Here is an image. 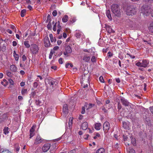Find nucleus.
<instances>
[{
	"label": "nucleus",
	"instance_id": "f257e3e1",
	"mask_svg": "<svg viewBox=\"0 0 153 153\" xmlns=\"http://www.w3.org/2000/svg\"><path fill=\"white\" fill-rule=\"evenodd\" d=\"M111 9L112 13L116 16H119L121 15V9L118 4H113L111 6Z\"/></svg>",
	"mask_w": 153,
	"mask_h": 153
},
{
	"label": "nucleus",
	"instance_id": "f03ea898",
	"mask_svg": "<svg viewBox=\"0 0 153 153\" xmlns=\"http://www.w3.org/2000/svg\"><path fill=\"white\" fill-rule=\"evenodd\" d=\"M137 8L135 6L130 5L127 7L126 14L128 16H132L136 14Z\"/></svg>",
	"mask_w": 153,
	"mask_h": 153
},
{
	"label": "nucleus",
	"instance_id": "7ed1b4c3",
	"mask_svg": "<svg viewBox=\"0 0 153 153\" xmlns=\"http://www.w3.org/2000/svg\"><path fill=\"white\" fill-rule=\"evenodd\" d=\"M89 77V75L88 74H86V75L84 74L82 75V78L81 80V83L82 85L83 86L84 88L88 86V83L89 82L88 81Z\"/></svg>",
	"mask_w": 153,
	"mask_h": 153
},
{
	"label": "nucleus",
	"instance_id": "20e7f679",
	"mask_svg": "<svg viewBox=\"0 0 153 153\" xmlns=\"http://www.w3.org/2000/svg\"><path fill=\"white\" fill-rule=\"evenodd\" d=\"M149 63V61L146 59H143L142 62H138L135 64V65L138 67L146 68L147 67Z\"/></svg>",
	"mask_w": 153,
	"mask_h": 153
},
{
	"label": "nucleus",
	"instance_id": "39448f33",
	"mask_svg": "<svg viewBox=\"0 0 153 153\" xmlns=\"http://www.w3.org/2000/svg\"><path fill=\"white\" fill-rule=\"evenodd\" d=\"M39 48L37 45L33 44L31 45L30 48V51L32 53L35 54L37 53L39 50Z\"/></svg>",
	"mask_w": 153,
	"mask_h": 153
},
{
	"label": "nucleus",
	"instance_id": "423d86ee",
	"mask_svg": "<svg viewBox=\"0 0 153 153\" xmlns=\"http://www.w3.org/2000/svg\"><path fill=\"white\" fill-rule=\"evenodd\" d=\"M72 51L71 47L69 45H67L65 46V51L63 52V54L65 56H68V54L71 53Z\"/></svg>",
	"mask_w": 153,
	"mask_h": 153
},
{
	"label": "nucleus",
	"instance_id": "0eeeda50",
	"mask_svg": "<svg viewBox=\"0 0 153 153\" xmlns=\"http://www.w3.org/2000/svg\"><path fill=\"white\" fill-rule=\"evenodd\" d=\"M120 100L122 104L125 106H130V103L124 98L121 97Z\"/></svg>",
	"mask_w": 153,
	"mask_h": 153
},
{
	"label": "nucleus",
	"instance_id": "6e6552de",
	"mask_svg": "<svg viewBox=\"0 0 153 153\" xmlns=\"http://www.w3.org/2000/svg\"><path fill=\"white\" fill-rule=\"evenodd\" d=\"M46 82H45L46 85L48 84L50 86H51L52 88L55 86V82L52 79H47Z\"/></svg>",
	"mask_w": 153,
	"mask_h": 153
},
{
	"label": "nucleus",
	"instance_id": "1a4fd4ad",
	"mask_svg": "<svg viewBox=\"0 0 153 153\" xmlns=\"http://www.w3.org/2000/svg\"><path fill=\"white\" fill-rule=\"evenodd\" d=\"M44 43L45 46L46 47H48L50 46V42L48 36H46L45 37L44 40Z\"/></svg>",
	"mask_w": 153,
	"mask_h": 153
},
{
	"label": "nucleus",
	"instance_id": "9d476101",
	"mask_svg": "<svg viewBox=\"0 0 153 153\" xmlns=\"http://www.w3.org/2000/svg\"><path fill=\"white\" fill-rule=\"evenodd\" d=\"M43 139L39 135H38L35 140L34 144L37 145L41 143L43 141Z\"/></svg>",
	"mask_w": 153,
	"mask_h": 153
},
{
	"label": "nucleus",
	"instance_id": "9b49d317",
	"mask_svg": "<svg viewBox=\"0 0 153 153\" xmlns=\"http://www.w3.org/2000/svg\"><path fill=\"white\" fill-rule=\"evenodd\" d=\"M51 145L50 143L45 144L42 148V150L44 152H46L50 149Z\"/></svg>",
	"mask_w": 153,
	"mask_h": 153
},
{
	"label": "nucleus",
	"instance_id": "f8f14e48",
	"mask_svg": "<svg viewBox=\"0 0 153 153\" xmlns=\"http://www.w3.org/2000/svg\"><path fill=\"white\" fill-rule=\"evenodd\" d=\"M103 137L102 133L101 134L96 133V142L99 143L101 142L102 140Z\"/></svg>",
	"mask_w": 153,
	"mask_h": 153
},
{
	"label": "nucleus",
	"instance_id": "ddd939ff",
	"mask_svg": "<svg viewBox=\"0 0 153 153\" xmlns=\"http://www.w3.org/2000/svg\"><path fill=\"white\" fill-rule=\"evenodd\" d=\"M110 124L108 122H105L103 125V130L105 132L108 131L109 128Z\"/></svg>",
	"mask_w": 153,
	"mask_h": 153
},
{
	"label": "nucleus",
	"instance_id": "4468645a",
	"mask_svg": "<svg viewBox=\"0 0 153 153\" xmlns=\"http://www.w3.org/2000/svg\"><path fill=\"white\" fill-rule=\"evenodd\" d=\"M134 23L133 22L129 20H127L126 21V27L132 28L133 27Z\"/></svg>",
	"mask_w": 153,
	"mask_h": 153
},
{
	"label": "nucleus",
	"instance_id": "2eb2a0df",
	"mask_svg": "<svg viewBox=\"0 0 153 153\" xmlns=\"http://www.w3.org/2000/svg\"><path fill=\"white\" fill-rule=\"evenodd\" d=\"M36 126H33L30 130V138H31L34 135V131Z\"/></svg>",
	"mask_w": 153,
	"mask_h": 153
},
{
	"label": "nucleus",
	"instance_id": "dca6fc26",
	"mask_svg": "<svg viewBox=\"0 0 153 153\" xmlns=\"http://www.w3.org/2000/svg\"><path fill=\"white\" fill-rule=\"evenodd\" d=\"M106 29L108 33H114V31L112 30L111 26L108 25H106Z\"/></svg>",
	"mask_w": 153,
	"mask_h": 153
},
{
	"label": "nucleus",
	"instance_id": "f3484780",
	"mask_svg": "<svg viewBox=\"0 0 153 153\" xmlns=\"http://www.w3.org/2000/svg\"><path fill=\"white\" fill-rule=\"evenodd\" d=\"M94 104H92V103H90L89 104H88L87 103H86L85 104V107H86L87 110L91 108L94 107Z\"/></svg>",
	"mask_w": 153,
	"mask_h": 153
},
{
	"label": "nucleus",
	"instance_id": "a211bd4d",
	"mask_svg": "<svg viewBox=\"0 0 153 153\" xmlns=\"http://www.w3.org/2000/svg\"><path fill=\"white\" fill-rule=\"evenodd\" d=\"M149 32L151 35L153 34V22L151 23L149 27Z\"/></svg>",
	"mask_w": 153,
	"mask_h": 153
},
{
	"label": "nucleus",
	"instance_id": "6ab92c4d",
	"mask_svg": "<svg viewBox=\"0 0 153 153\" xmlns=\"http://www.w3.org/2000/svg\"><path fill=\"white\" fill-rule=\"evenodd\" d=\"M88 127V123L86 122H84L82 124V128L83 130H86L87 129Z\"/></svg>",
	"mask_w": 153,
	"mask_h": 153
},
{
	"label": "nucleus",
	"instance_id": "aec40b11",
	"mask_svg": "<svg viewBox=\"0 0 153 153\" xmlns=\"http://www.w3.org/2000/svg\"><path fill=\"white\" fill-rule=\"evenodd\" d=\"M63 111L65 114H66L68 113V105L66 104H65L63 105Z\"/></svg>",
	"mask_w": 153,
	"mask_h": 153
},
{
	"label": "nucleus",
	"instance_id": "412c9836",
	"mask_svg": "<svg viewBox=\"0 0 153 153\" xmlns=\"http://www.w3.org/2000/svg\"><path fill=\"white\" fill-rule=\"evenodd\" d=\"M83 35V33L79 31H76L75 36L77 38H79Z\"/></svg>",
	"mask_w": 153,
	"mask_h": 153
},
{
	"label": "nucleus",
	"instance_id": "4be33fe9",
	"mask_svg": "<svg viewBox=\"0 0 153 153\" xmlns=\"http://www.w3.org/2000/svg\"><path fill=\"white\" fill-rule=\"evenodd\" d=\"M1 153H12L8 149H0Z\"/></svg>",
	"mask_w": 153,
	"mask_h": 153
},
{
	"label": "nucleus",
	"instance_id": "5701e85b",
	"mask_svg": "<svg viewBox=\"0 0 153 153\" xmlns=\"http://www.w3.org/2000/svg\"><path fill=\"white\" fill-rule=\"evenodd\" d=\"M90 56H88L87 55H85L84 56L83 58V60L86 62H88L90 61Z\"/></svg>",
	"mask_w": 153,
	"mask_h": 153
},
{
	"label": "nucleus",
	"instance_id": "b1692460",
	"mask_svg": "<svg viewBox=\"0 0 153 153\" xmlns=\"http://www.w3.org/2000/svg\"><path fill=\"white\" fill-rule=\"evenodd\" d=\"M98 45L100 47H103L104 46V41L102 39H100L98 43Z\"/></svg>",
	"mask_w": 153,
	"mask_h": 153
},
{
	"label": "nucleus",
	"instance_id": "393cba45",
	"mask_svg": "<svg viewBox=\"0 0 153 153\" xmlns=\"http://www.w3.org/2000/svg\"><path fill=\"white\" fill-rule=\"evenodd\" d=\"M106 14L107 17L110 20L112 19V17L110 13V12L109 10L106 11Z\"/></svg>",
	"mask_w": 153,
	"mask_h": 153
},
{
	"label": "nucleus",
	"instance_id": "a878e982",
	"mask_svg": "<svg viewBox=\"0 0 153 153\" xmlns=\"http://www.w3.org/2000/svg\"><path fill=\"white\" fill-rule=\"evenodd\" d=\"M68 17L67 15H65L63 16L62 19V21L63 22H66L68 21Z\"/></svg>",
	"mask_w": 153,
	"mask_h": 153
},
{
	"label": "nucleus",
	"instance_id": "bb28decb",
	"mask_svg": "<svg viewBox=\"0 0 153 153\" xmlns=\"http://www.w3.org/2000/svg\"><path fill=\"white\" fill-rule=\"evenodd\" d=\"M10 70L13 72H15L16 71V68L14 65H12L10 67Z\"/></svg>",
	"mask_w": 153,
	"mask_h": 153
},
{
	"label": "nucleus",
	"instance_id": "cd10ccee",
	"mask_svg": "<svg viewBox=\"0 0 153 153\" xmlns=\"http://www.w3.org/2000/svg\"><path fill=\"white\" fill-rule=\"evenodd\" d=\"M96 153H105V149L103 148H100L96 151Z\"/></svg>",
	"mask_w": 153,
	"mask_h": 153
},
{
	"label": "nucleus",
	"instance_id": "c85d7f7f",
	"mask_svg": "<svg viewBox=\"0 0 153 153\" xmlns=\"http://www.w3.org/2000/svg\"><path fill=\"white\" fill-rule=\"evenodd\" d=\"M36 76L37 77V78L36 79L35 81L38 82H39L40 80L41 81L43 79L42 77L41 76L37 75Z\"/></svg>",
	"mask_w": 153,
	"mask_h": 153
},
{
	"label": "nucleus",
	"instance_id": "c756f323",
	"mask_svg": "<svg viewBox=\"0 0 153 153\" xmlns=\"http://www.w3.org/2000/svg\"><path fill=\"white\" fill-rule=\"evenodd\" d=\"M126 149L128 152V153H135V150L132 148H128L127 147Z\"/></svg>",
	"mask_w": 153,
	"mask_h": 153
},
{
	"label": "nucleus",
	"instance_id": "7c9ffc66",
	"mask_svg": "<svg viewBox=\"0 0 153 153\" xmlns=\"http://www.w3.org/2000/svg\"><path fill=\"white\" fill-rule=\"evenodd\" d=\"M50 40L51 42H55L56 40L55 38H53V35L52 34H50L49 35Z\"/></svg>",
	"mask_w": 153,
	"mask_h": 153
},
{
	"label": "nucleus",
	"instance_id": "2f4dec72",
	"mask_svg": "<svg viewBox=\"0 0 153 153\" xmlns=\"http://www.w3.org/2000/svg\"><path fill=\"white\" fill-rule=\"evenodd\" d=\"M73 123V118L72 117H70L68 123L69 126L70 128H71L72 126Z\"/></svg>",
	"mask_w": 153,
	"mask_h": 153
},
{
	"label": "nucleus",
	"instance_id": "473e14b6",
	"mask_svg": "<svg viewBox=\"0 0 153 153\" xmlns=\"http://www.w3.org/2000/svg\"><path fill=\"white\" fill-rule=\"evenodd\" d=\"M58 26L57 27V33L58 34H59V33L61 31V30L62 28V27L61 25H60V22H58Z\"/></svg>",
	"mask_w": 153,
	"mask_h": 153
},
{
	"label": "nucleus",
	"instance_id": "72a5a7b5",
	"mask_svg": "<svg viewBox=\"0 0 153 153\" xmlns=\"http://www.w3.org/2000/svg\"><path fill=\"white\" fill-rule=\"evenodd\" d=\"M102 127V125L100 123H96V130H100Z\"/></svg>",
	"mask_w": 153,
	"mask_h": 153
},
{
	"label": "nucleus",
	"instance_id": "f704fd0d",
	"mask_svg": "<svg viewBox=\"0 0 153 153\" xmlns=\"http://www.w3.org/2000/svg\"><path fill=\"white\" fill-rule=\"evenodd\" d=\"M24 45L25 47L27 48H29L30 47V45L29 44V42L27 41H25L24 42Z\"/></svg>",
	"mask_w": 153,
	"mask_h": 153
},
{
	"label": "nucleus",
	"instance_id": "c9c22d12",
	"mask_svg": "<svg viewBox=\"0 0 153 153\" xmlns=\"http://www.w3.org/2000/svg\"><path fill=\"white\" fill-rule=\"evenodd\" d=\"M4 133L5 134H7L9 133L8 127H5L3 130Z\"/></svg>",
	"mask_w": 153,
	"mask_h": 153
},
{
	"label": "nucleus",
	"instance_id": "e433bc0d",
	"mask_svg": "<svg viewBox=\"0 0 153 153\" xmlns=\"http://www.w3.org/2000/svg\"><path fill=\"white\" fill-rule=\"evenodd\" d=\"M123 126L125 129H128V126L127 125L126 122H123Z\"/></svg>",
	"mask_w": 153,
	"mask_h": 153
},
{
	"label": "nucleus",
	"instance_id": "4c0bfd02",
	"mask_svg": "<svg viewBox=\"0 0 153 153\" xmlns=\"http://www.w3.org/2000/svg\"><path fill=\"white\" fill-rule=\"evenodd\" d=\"M1 83L4 86H6L8 84V82L5 79H4L3 81H2Z\"/></svg>",
	"mask_w": 153,
	"mask_h": 153
},
{
	"label": "nucleus",
	"instance_id": "58836bf2",
	"mask_svg": "<svg viewBox=\"0 0 153 153\" xmlns=\"http://www.w3.org/2000/svg\"><path fill=\"white\" fill-rule=\"evenodd\" d=\"M36 103L37 105L39 106H41L43 104L42 102L39 100H36Z\"/></svg>",
	"mask_w": 153,
	"mask_h": 153
},
{
	"label": "nucleus",
	"instance_id": "ea45409f",
	"mask_svg": "<svg viewBox=\"0 0 153 153\" xmlns=\"http://www.w3.org/2000/svg\"><path fill=\"white\" fill-rule=\"evenodd\" d=\"M36 92L34 91L31 93L30 95V98H33L36 95Z\"/></svg>",
	"mask_w": 153,
	"mask_h": 153
},
{
	"label": "nucleus",
	"instance_id": "a19ab883",
	"mask_svg": "<svg viewBox=\"0 0 153 153\" xmlns=\"http://www.w3.org/2000/svg\"><path fill=\"white\" fill-rule=\"evenodd\" d=\"M26 12V10H25L23 9L22 10L21 12V17H23L24 16Z\"/></svg>",
	"mask_w": 153,
	"mask_h": 153
},
{
	"label": "nucleus",
	"instance_id": "79ce46f5",
	"mask_svg": "<svg viewBox=\"0 0 153 153\" xmlns=\"http://www.w3.org/2000/svg\"><path fill=\"white\" fill-rule=\"evenodd\" d=\"M131 143L133 146H135L136 145V141L134 138H132L131 139Z\"/></svg>",
	"mask_w": 153,
	"mask_h": 153
},
{
	"label": "nucleus",
	"instance_id": "37998d69",
	"mask_svg": "<svg viewBox=\"0 0 153 153\" xmlns=\"http://www.w3.org/2000/svg\"><path fill=\"white\" fill-rule=\"evenodd\" d=\"M27 89H22V94L23 95H25L27 93Z\"/></svg>",
	"mask_w": 153,
	"mask_h": 153
},
{
	"label": "nucleus",
	"instance_id": "c03bdc74",
	"mask_svg": "<svg viewBox=\"0 0 153 153\" xmlns=\"http://www.w3.org/2000/svg\"><path fill=\"white\" fill-rule=\"evenodd\" d=\"M6 74L9 77H11L13 75V74L11 73L9 71H7Z\"/></svg>",
	"mask_w": 153,
	"mask_h": 153
},
{
	"label": "nucleus",
	"instance_id": "a18cd8bd",
	"mask_svg": "<svg viewBox=\"0 0 153 153\" xmlns=\"http://www.w3.org/2000/svg\"><path fill=\"white\" fill-rule=\"evenodd\" d=\"M96 102L97 105H98L99 106H101L102 105V104L101 102V100L100 101L98 100L96 98Z\"/></svg>",
	"mask_w": 153,
	"mask_h": 153
},
{
	"label": "nucleus",
	"instance_id": "49530a36",
	"mask_svg": "<svg viewBox=\"0 0 153 153\" xmlns=\"http://www.w3.org/2000/svg\"><path fill=\"white\" fill-rule=\"evenodd\" d=\"M13 56L15 60L18 62L19 59V55L18 54H15V55H14Z\"/></svg>",
	"mask_w": 153,
	"mask_h": 153
},
{
	"label": "nucleus",
	"instance_id": "de8ad7c7",
	"mask_svg": "<svg viewBox=\"0 0 153 153\" xmlns=\"http://www.w3.org/2000/svg\"><path fill=\"white\" fill-rule=\"evenodd\" d=\"M113 55V53L110 51L108 52L107 54V56H108V58H110Z\"/></svg>",
	"mask_w": 153,
	"mask_h": 153
},
{
	"label": "nucleus",
	"instance_id": "09e8293b",
	"mask_svg": "<svg viewBox=\"0 0 153 153\" xmlns=\"http://www.w3.org/2000/svg\"><path fill=\"white\" fill-rule=\"evenodd\" d=\"M99 80L100 82H104V80L102 76H101L99 78Z\"/></svg>",
	"mask_w": 153,
	"mask_h": 153
},
{
	"label": "nucleus",
	"instance_id": "8fccbe9b",
	"mask_svg": "<svg viewBox=\"0 0 153 153\" xmlns=\"http://www.w3.org/2000/svg\"><path fill=\"white\" fill-rule=\"evenodd\" d=\"M101 109L105 113H107V111L106 109L103 106H101Z\"/></svg>",
	"mask_w": 153,
	"mask_h": 153
},
{
	"label": "nucleus",
	"instance_id": "3c124183",
	"mask_svg": "<svg viewBox=\"0 0 153 153\" xmlns=\"http://www.w3.org/2000/svg\"><path fill=\"white\" fill-rule=\"evenodd\" d=\"M86 109V107H85V105H84V107H83L82 108V110L81 111V113L82 114H84L85 113V109Z\"/></svg>",
	"mask_w": 153,
	"mask_h": 153
},
{
	"label": "nucleus",
	"instance_id": "603ef678",
	"mask_svg": "<svg viewBox=\"0 0 153 153\" xmlns=\"http://www.w3.org/2000/svg\"><path fill=\"white\" fill-rule=\"evenodd\" d=\"M37 82L36 81V82H34L33 84V87L35 88H36L37 87L38 85V84L37 83Z\"/></svg>",
	"mask_w": 153,
	"mask_h": 153
},
{
	"label": "nucleus",
	"instance_id": "864d4df0",
	"mask_svg": "<svg viewBox=\"0 0 153 153\" xmlns=\"http://www.w3.org/2000/svg\"><path fill=\"white\" fill-rule=\"evenodd\" d=\"M122 108V106L120 102H118L117 103V108L118 110H120Z\"/></svg>",
	"mask_w": 153,
	"mask_h": 153
},
{
	"label": "nucleus",
	"instance_id": "5fc2aeb1",
	"mask_svg": "<svg viewBox=\"0 0 153 153\" xmlns=\"http://www.w3.org/2000/svg\"><path fill=\"white\" fill-rule=\"evenodd\" d=\"M54 53V51H51V52L50 53V55H49V58L50 59H51V58L53 54Z\"/></svg>",
	"mask_w": 153,
	"mask_h": 153
},
{
	"label": "nucleus",
	"instance_id": "6e6d98bb",
	"mask_svg": "<svg viewBox=\"0 0 153 153\" xmlns=\"http://www.w3.org/2000/svg\"><path fill=\"white\" fill-rule=\"evenodd\" d=\"M91 60L93 62H95L96 61V58L95 56H93L91 58Z\"/></svg>",
	"mask_w": 153,
	"mask_h": 153
},
{
	"label": "nucleus",
	"instance_id": "4d7b16f0",
	"mask_svg": "<svg viewBox=\"0 0 153 153\" xmlns=\"http://www.w3.org/2000/svg\"><path fill=\"white\" fill-rule=\"evenodd\" d=\"M57 14V12L56 10H54L52 13L53 15L54 16H56Z\"/></svg>",
	"mask_w": 153,
	"mask_h": 153
},
{
	"label": "nucleus",
	"instance_id": "13d9d810",
	"mask_svg": "<svg viewBox=\"0 0 153 153\" xmlns=\"http://www.w3.org/2000/svg\"><path fill=\"white\" fill-rule=\"evenodd\" d=\"M89 137V135L88 134H86L84 136V138L85 140H87Z\"/></svg>",
	"mask_w": 153,
	"mask_h": 153
},
{
	"label": "nucleus",
	"instance_id": "bf43d9fd",
	"mask_svg": "<svg viewBox=\"0 0 153 153\" xmlns=\"http://www.w3.org/2000/svg\"><path fill=\"white\" fill-rule=\"evenodd\" d=\"M15 149L16 150V151L18 152L20 149V147L18 145L16 146L15 147Z\"/></svg>",
	"mask_w": 153,
	"mask_h": 153
},
{
	"label": "nucleus",
	"instance_id": "052dcab7",
	"mask_svg": "<svg viewBox=\"0 0 153 153\" xmlns=\"http://www.w3.org/2000/svg\"><path fill=\"white\" fill-rule=\"evenodd\" d=\"M62 60V59L61 58H60L59 59V63L60 64H62L63 63Z\"/></svg>",
	"mask_w": 153,
	"mask_h": 153
},
{
	"label": "nucleus",
	"instance_id": "680f3d73",
	"mask_svg": "<svg viewBox=\"0 0 153 153\" xmlns=\"http://www.w3.org/2000/svg\"><path fill=\"white\" fill-rule=\"evenodd\" d=\"M8 81L9 83H10L11 85H13V80L11 79H9Z\"/></svg>",
	"mask_w": 153,
	"mask_h": 153
},
{
	"label": "nucleus",
	"instance_id": "e2e57ef3",
	"mask_svg": "<svg viewBox=\"0 0 153 153\" xmlns=\"http://www.w3.org/2000/svg\"><path fill=\"white\" fill-rule=\"evenodd\" d=\"M59 48V47L58 46H55L53 48V50H51V51H57Z\"/></svg>",
	"mask_w": 153,
	"mask_h": 153
},
{
	"label": "nucleus",
	"instance_id": "0e129e2a",
	"mask_svg": "<svg viewBox=\"0 0 153 153\" xmlns=\"http://www.w3.org/2000/svg\"><path fill=\"white\" fill-rule=\"evenodd\" d=\"M123 139L124 141H126L128 138V137L126 135H123Z\"/></svg>",
	"mask_w": 153,
	"mask_h": 153
},
{
	"label": "nucleus",
	"instance_id": "69168bd1",
	"mask_svg": "<svg viewBox=\"0 0 153 153\" xmlns=\"http://www.w3.org/2000/svg\"><path fill=\"white\" fill-rule=\"evenodd\" d=\"M56 23H57L56 22L55 23V25H54L53 27V30L54 31H56Z\"/></svg>",
	"mask_w": 153,
	"mask_h": 153
},
{
	"label": "nucleus",
	"instance_id": "338daca9",
	"mask_svg": "<svg viewBox=\"0 0 153 153\" xmlns=\"http://www.w3.org/2000/svg\"><path fill=\"white\" fill-rule=\"evenodd\" d=\"M22 60L23 61H25L26 60V59H27L25 55H24L22 56Z\"/></svg>",
	"mask_w": 153,
	"mask_h": 153
},
{
	"label": "nucleus",
	"instance_id": "774afa93",
	"mask_svg": "<svg viewBox=\"0 0 153 153\" xmlns=\"http://www.w3.org/2000/svg\"><path fill=\"white\" fill-rule=\"evenodd\" d=\"M150 13L152 16L153 17V8L150 10Z\"/></svg>",
	"mask_w": 153,
	"mask_h": 153
}]
</instances>
